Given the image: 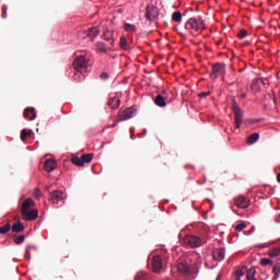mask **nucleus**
Segmentation results:
<instances>
[{"label":"nucleus","mask_w":280,"mask_h":280,"mask_svg":"<svg viewBox=\"0 0 280 280\" xmlns=\"http://www.w3.org/2000/svg\"><path fill=\"white\" fill-rule=\"evenodd\" d=\"M185 30L190 34H200L206 30L205 21L200 18H190L185 24Z\"/></svg>","instance_id":"nucleus-1"},{"label":"nucleus","mask_w":280,"mask_h":280,"mask_svg":"<svg viewBox=\"0 0 280 280\" xmlns=\"http://www.w3.org/2000/svg\"><path fill=\"white\" fill-rule=\"evenodd\" d=\"M72 66L74 71H78V73H82L86 69V67H89V61H86V57L79 56L74 58Z\"/></svg>","instance_id":"nucleus-2"},{"label":"nucleus","mask_w":280,"mask_h":280,"mask_svg":"<svg viewBox=\"0 0 280 280\" xmlns=\"http://www.w3.org/2000/svg\"><path fill=\"white\" fill-rule=\"evenodd\" d=\"M183 242L186 246H190V248H200L202 246V241L196 235H186Z\"/></svg>","instance_id":"nucleus-3"},{"label":"nucleus","mask_w":280,"mask_h":280,"mask_svg":"<svg viewBox=\"0 0 280 280\" xmlns=\"http://www.w3.org/2000/svg\"><path fill=\"white\" fill-rule=\"evenodd\" d=\"M232 110L234 113L236 129H240V126H242V121L244 119V112H242V108H240L235 102L232 104Z\"/></svg>","instance_id":"nucleus-4"},{"label":"nucleus","mask_w":280,"mask_h":280,"mask_svg":"<svg viewBox=\"0 0 280 280\" xmlns=\"http://www.w3.org/2000/svg\"><path fill=\"white\" fill-rule=\"evenodd\" d=\"M226 69V63L218 62L212 67V72L210 74L211 80H218L219 75H222V72Z\"/></svg>","instance_id":"nucleus-5"},{"label":"nucleus","mask_w":280,"mask_h":280,"mask_svg":"<svg viewBox=\"0 0 280 280\" xmlns=\"http://www.w3.org/2000/svg\"><path fill=\"white\" fill-rule=\"evenodd\" d=\"M49 202H52V205H58L60 200H65V192L62 190H54L49 192Z\"/></svg>","instance_id":"nucleus-6"},{"label":"nucleus","mask_w":280,"mask_h":280,"mask_svg":"<svg viewBox=\"0 0 280 280\" xmlns=\"http://www.w3.org/2000/svg\"><path fill=\"white\" fill-rule=\"evenodd\" d=\"M151 268L153 272H159L163 269V258L159 255L153 256L151 259Z\"/></svg>","instance_id":"nucleus-7"},{"label":"nucleus","mask_w":280,"mask_h":280,"mask_svg":"<svg viewBox=\"0 0 280 280\" xmlns=\"http://www.w3.org/2000/svg\"><path fill=\"white\" fill-rule=\"evenodd\" d=\"M159 16V8L154 5H148L145 11L147 21H154Z\"/></svg>","instance_id":"nucleus-8"},{"label":"nucleus","mask_w":280,"mask_h":280,"mask_svg":"<svg viewBox=\"0 0 280 280\" xmlns=\"http://www.w3.org/2000/svg\"><path fill=\"white\" fill-rule=\"evenodd\" d=\"M136 110L129 107L122 112H119V121H127V119H132L135 117Z\"/></svg>","instance_id":"nucleus-9"},{"label":"nucleus","mask_w":280,"mask_h":280,"mask_svg":"<svg viewBox=\"0 0 280 280\" xmlns=\"http://www.w3.org/2000/svg\"><path fill=\"white\" fill-rule=\"evenodd\" d=\"M235 205L240 209H248V207H250V200L246 199V197L244 196H238L235 199Z\"/></svg>","instance_id":"nucleus-10"},{"label":"nucleus","mask_w":280,"mask_h":280,"mask_svg":"<svg viewBox=\"0 0 280 280\" xmlns=\"http://www.w3.org/2000/svg\"><path fill=\"white\" fill-rule=\"evenodd\" d=\"M34 205L35 202L32 200V198H27L26 200H24L21 205V215H25V213L30 211V209H32Z\"/></svg>","instance_id":"nucleus-11"},{"label":"nucleus","mask_w":280,"mask_h":280,"mask_svg":"<svg viewBox=\"0 0 280 280\" xmlns=\"http://www.w3.org/2000/svg\"><path fill=\"white\" fill-rule=\"evenodd\" d=\"M38 218V210H28L25 214H22V220H25L27 222H32Z\"/></svg>","instance_id":"nucleus-12"},{"label":"nucleus","mask_w":280,"mask_h":280,"mask_svg":"<svg viewBox=\"0 0 280 280\" xmlns=\"http://www.w3.org/2000/svg\"><path fill=\"white\" fill-rule=\"evenodd\" d=\"M212 257L214 261H223L225 254H224V248H215L212 250Z\"/></svg>","instance_id":"nucleus-13"},{"label":"nucleus","mask_w":280,"mask_h":280,"mask_svg":"<svg viewBox=\"0 0 280 280\" xmlns=\"http://www.w3.org/2000/svg\"><path fill=\"white\" fill-rule=\"evenodd\" d=\"M165 91H163V94H159L155 98H154V104L155 106H159L160 108H165L167 106V103H165Z\"/></svg>","instance_id":"nucleus-14"},{"label":"nucleus","mask_w":280,"mask_h":280,"mask_svg":"<svg viewBox=\"0 0 280 280\" xmlns=\"http://www.w3.org/2000/svg\"><path fill=\"white\" fill-rule=\"evenodd\" d=\"M57 166L58 164L55 162L54 159H48L44 163V170L48 173L54 172V170H56Z\"/></svg>","instance_id":"nucleus-15"},{"label":"nucleus","mask_w":280,"mask_h":280,"mask_svg":"<svg viewBox=\"0 0 280 280\" xmlns=\"http://www.w3.org/2000/svg\"><path fill=\"white\" fill-rule=\"evenodd\" d=\"M101 28L100 26H93L90 30H88L86 36L88 38H91V40H95L97 36H100Z\"/></svg>","instance_id":"nucleus-16"},{"label":"nucleus","mask_w":280,"mask_h":280,"mask_svg":"<svg viewBox=\"0 0 280 280\" xmlns=\"http://www.w3.org/2000/svg\"><path fill=\"white\" fill-rule=\"evenodd\" d=\"M24 117L30 119V121H34L36 119V109L34 107H27L24 110Z\"/></svg>","instance_id":"nucleus-17"},{"label":"nucleus","mask_w":280,"mask_h":280,"mask_svg":"<svg viewBox=\"0 0 280 280\" xmlns=\"http://www.w3.org/2000/svg\"><path fill=\"white\" fill-rule=\"evenodd\" d=\"M260 89H261V80L252 81L250 91L254 95L259 93Z\"/></svg>","instance_id":"nucleus-18"},{"label":"nucleus","mask_w":280,"mask_h":280,"mask_svg":"<svg viewBox=\"0 0 280 280\" xmlns=\"http://www.w3.org/2000/svg\"><path fill=\"white\" fill-rule=\"evenodd\" d=\"M107 104H108L109 108L117 109V108H119L121 101L118 97L114 96L108 100Z\"/></svg>","instance_id":"nucleus-19"},{"label":"nucleus","mask_w":280,"mask_h":280,"mask_svg":"<svg viewBox=\"0 0 280 280\" xmlns=\"http://www.w3.org/2000/svg\"><path fill=\"white\" fill-rule=\"evenodd\" d=\"M177 270H178V272H180V275H189V272H191V270L189 269V265H187L185 262L178 264Z\"/></svg>","instance_id":"nucleus-20"},{"label":"nucleus","mask_w":280,"mask_h":280,"mask_svg":"<svg viewBox=\"0 0 280 280\" xmlns=\"http://www.w3.org/2000/svg\"><path fill=\"white\" fill-rule=\"evenodd\" d=\"M104 40L109 43L110 45H115V39H113V32L110 31H105L103 34Z\"/></svg>","instance_id":"nucleus-21"},{"label":"nucleus","mask_w":280,"mask_h":280,"mask_svg":"<svg viewBox=\"0 0 280 280\" xmlns=\"http://www.w3.org/2000/svg\"><path fill=\"white\" fill-rule=\"evenodd\" d=\"M12 231L13 233H23V231H25V225H23V223L21 222L15 223L12 226Z\"/></svg>","instance_id":"nucleus-22"},{"label":"nucleus","mask_w":280,"mask_h":280,"mask_svg":"<svg viewBox=\"0 0 280 280\" xmlns=\"http://www.w3.org/2000/svg\"><path fill=\"white\" fill-rule=\"evenodd\" d=\"M259 141V133H253L247 138V144L253 145L254 143H257Z\"/></svg>","instance_id":"nucleus-23"},{"label":"nucleus","mask_w":280,"mask_h":280,"mask_svg":"<svg viewBox=\"0 0 280 280\" xmlns=\"http://www.w3.org/2000/svg\"><path fill=\"white\" fill-rule=\"evenodd\" d=\"M71 162L73 163V165H77V167H83L84 163L82 162V158H79L77 155H73L71 158Z\"/></svg>","instance_id":"nucleus-24"},{"label":"nucleus","mask_w":280,"mask_h":280,"mask_svg":"<svg viewBox=\"0 0 280 280\" xmlns=\"http://www.w3.org/2000/svg\"><path fill=\"white\" fill-rule=\"evenodd\" d=\"M32 130L23 129L21 131V141L25 142L27 141V137H32Z\"/></svg>","instance_id":"nucleus-25"},{"label":"nucleus","mask_w":280,"mask_h":280,"mask_svg":"<svg viewBox=\"0 0 280 280\" xmlns=\"http://www.w3.org/2000/svg\"><path fill=\"white\" fill-rule=\"evenodd\" d=\"M172 21H174L175 23H180V21H183V14L178 11H175L172 14Z\"/></svg>","instance_id":"nucleus-26"},{"label":"nucleus","mask_w":280,"mask_h":280,"mask_svg":"<svg viewBox=\"0 0 280 280\" xmlns=\"http://www.w3.org/2000/svg\"><path fill=\"white\" fill-rule=\"evenodd\" d=\"M269 257H280V247H273L269 250Z\"/></svg>","instance_id":"nucleus-27"},{"label":"nucleus","mask_w":280,"mask_h":280,"mask_svg":"<svg viewBox=\"0 0 280 280\" xmlns=\"http://www.w3.org/2000/svg\"><path fill=\"white\" fill-rule=\"evenodd\" d=\"M257 273V270L255 268H250L248 271H247V275H246V279L247 280H257L255 279V275Z\"/></svg>","instance_id":"nucleus-28"},{"label":"nucleus","mask_w":280,"mask_h":280,"mask_svg":"<svg viewBox=\"0 0 280 280\" xmlns=\"http://www.w3.org/2000/svg\"><path fill=\"white\" fill-rule=\"evenodd\" d=\"M81 160L83 162V165H84V163H91V161H93V153L83 154L81 156Z\"/></svg>","instance_id":"nucleus-29"},{"label":"nucleus","mask_w":280,"mask_h":280,"mask_svg":"<svg viewBox=\"0 0 280 280\" xmlns=\"http://www.w3.org/2000/svg\"><path fill=\"white\" fill-rule=\"evenodd\" d=\"M11 229H12V225L10 223H7L0 228V234L5 235V233H8Z\"/></svg>","instance_id":"nucleus-30"},{"label":"nucleus","mask_w":280,"mask_h":280,"mask_svg":"<svg viewBox=\"0 0 280 280\" xmlns=\"http://www.w3.org/2000/svg\"><path fill=\"white\" fill-rule=\"evenodd\" d=\"M97 51H101L102 54H106V45L102 42H98L96 44Z\"/></svg>","instance_id":"nucleus-31"},{"label":"nucleus","mask_w":280,"mask_h":280,"mask_svg":"<svg viewBox=\"0 0 280 280\" xmlns=\"http://www.w3.org/2000/svg\"><path fill=\"white\" fill-rule=\"evenodd\" d=\"M272 272L275 275V279H277L280 276V262H277L273 268H272Z\"/></svg>","instance_id":"nucleus-32"},{"label":"nucleus","mask_w":280,"mask_h":280,"mask_svg":"<svg viewBox=\"0 0 280 280\" xmlns=\"http://www.w3.org/2000/svg\"><path fill=\"white\" fill-rule=\"evenodd\" d=\"M119 45H120L121 49H128V39H126L125 36H121Z\"/></svg>","instance_id":"nucleus-33"},{"label":"nucleus","mask_w":280,"mask_h":280,"mask_svg":"<svg viewBox=\"0 0 280 280\" xmlns=\"http://www.w3.org/2000/svg\"><path fill=\"white\" fill-rule=\"evenodd\" d=\"M125 31L126 32H137V26H135V24L127 23V24H125Z\"/></svg>","instance_id":"nucleus-34"},{"label":"nucleus","mask_w":280,"mask_h":280,"mask_svg":"<svg viewBox=\"0 0 280 280\" xmlns=\"http://www.w3.org/2000/svg\"><path fill=\"white\" fill-rule=\"evenodd\" d=\"M135 280H148V273L140 271L137 273L136 279Z\"/></svg>","instance_id":"nucleus-35"},{"label":"nucleus","mask_w":280,"mask_h":280,"mask_svg":"<svg viewBox=\"0 0 280 280\" xmlns=\"http://www.w3.org/2000/svg\"><path fill=\"white\" fill-rule=\"evenodd\" d=\"M23 242H25V235H20L18 237L14 238V243L18 245V246H21V244H23Z\"/></svg>","instance_id":"nucleus-36"},{"label":"nucleus","mask_w":280,"mask_h":280,"mask_svg":"<svg viewBox=\"0 0 280 280\" xmlns=\"http://www.w3.org/2000/svg\"><path fill=\"white\" fill-rule=\"evenodd\" d=\"M32 248H34V246H27L26 247V250H25V254H24V257L28 260H32V255L30 254V252L32 250Z\"/></svg>","instance_id":"nucleus-37"},{"label":"nucleus","mask_w":280,"mask_h":280,"mask_svg":"<svg viewBox=\"0 0 280 280\" xmlns=\"http://www.w3.org/2000/svg\"><path fill=\"white\" fill-rule=\"evenodd\" d=\"M246 229V222H241L235 225V231H244Z\"/></svg>","instance_id":"nucleus-38"},{"label":"nucleus","mask_w":280,"mask_h":280,"mask_svg":"<svg viewBox=\"0 0 280 280\" xmlns=\"http://www.w3.org/2000/svg\"><path fill=\"white\" fill-rule=\"evenodd\" d=\"M237 36L238 38H246V36H248V32H246V30H241Z\"/></svg>","instance_id":"nucleus-39"},{"label":"nucleus","mask_w":280,"mask_h":280,"mask_svg":"<svg viewBox=\"0 0 280 280\" xmlns=\"http://www.w3.org/2000/svg\"><path fill=\"white\" fill-rule=\"evenodd\" d=\"M261 266H270L272 264V260L268 259V258H262L260 260Z\"/></svg>","instance_id":"nucleus-40"},{"label":"nucleus","mask_w":280,"mask_h":280,"mask_svg":"<svg viewBox=\"0 0 280 280\" xmlns=\"http://www.w3.org/2000/svg\"><path fill=\"white\" fill-rule=\"evenodd\" d=\"M33 196H34V198H37V200H38V199H40V196H43V194L40 192V189L35 188Z\"/></svg>","instance_id":"nucleus-41"},{"label":"nucleus","mask_w":280,"mask_h":280,"mask_svg":"<svg viewBox=\"0 0 280 280\" xmlns=\"http://www.w3.org/2000/svg\"><path fill=\"white\" fill-rule=\"evenodd\" d=\"M270 246V243H264V244H257L256 248H268Z\"/></svg>","instance_id":"nucleus-42"},{"label":"nucleus","mask_w":280,"mask_h":280,"mask_svg":"<svg viewBox=\"0 0 280 280\" xmlns=\"http://www.w3.org/2000/svg\"><path fill=\"white\" fill-rule=\"evenodd\" d=\"M209 95H211V92H210V91L199 93V97H207V96H209Z\"/></svg>","instance_id":"nucleus-43"},{"label":"nucleus","mask_w":280,"mask_h":280,"mask_svg":"<svg viewBox=\"0 0 280 280\" xmlns=\"http://www.w3.org/2000/svg\"><path fill=\"white\" fill-rule=\"evenodd\" d=\"M100 78H101V80H108V73L103 72V73H101Z\"/></svg>","instance_id":"nucleus-44"},{"label":"nucleus","mask_w":280,"mask_h":280,"mask_svg":"<svg viewBox=\"0 0 280 280\" xmlns=\"http://www.w3.org/2000/svg\"><path fill=\"white\" fill-rule=\"evenodd\" d=\"M236 275H237L238 279H240V277H244V270L238 269V270L236 271Z\"/></svg>","instance_id":"nucleus-45"},{"label":"nucleus","mask_w":280,"mask_h":280,"mask_svg":"<svg viewBox=\"0 0 280 280\" xmlns=\"http://www.w3.org/2000/svg\"><path fill=\"white\" fill-rule=\"evenodd\" d=\"M241 97H242V100H246L247 94L243 92V93H241Z\"/></svg>","instance_id":"nucleus-46"},{"label":"nucleus","mask_w":280,"mask_h":280,"mask_svg":"<svg viewBox=\"0 0 280 280\" xmlns=\"http://www.w3.org/2000/svg\"><path fill=\"white\" fill-rule=\"evenodd\" d=\"M51 186H46V191H50Z\"/></svg>","instance_id":"nucleus-47"},{"label":"nucleus","mask_w":280,"mask_h":280,"mask_svg":"<svg viewBox=\"0 0 280 280\" xmlns=\"http://www.w3.org/2000/svg\"><path fill=\"white\" fill-rule=\"evenodd\" d=\"M277 180L280 183V173L277 175Z\"/></svg>","instance_id":"nucleus-48"},{"label":"nucleus","mask_w":280,"mask_h":280,"mask_svg":"<svg viewBox=\"0 0 280 280\" xmlns=\"http://www.w3.org/2000/svg\"><path fill=\"white\" fill-rule=\"evenodd\" d=\"M272 100H273V103L277 104V100L275 97H272Z\"/></svg>","instance_id":"nucleus-49"},{"label":"nucleus","mask_w":280,"mask_h":280,"mask_svg":"<svg viewBox=\"0 0 280 280\" xmlns=\"http://www.w3.org/2000/svg\"><path fill=\"white\" fill-rule=\"evenodd\" d=\"M217 280H220V276L217 277Z\"/></svg>","instance_id":"nucleus-50"},{"label":"nucleus","mask_w":280,"mask_h":280,"mask_svg":"<svg viewBox=\"0 0 280 280\" xmlns=\"http://www.w3.org/2000/svg\"><path fill=\"white\" fill-rule=\"evenodd\" d=\"M235 280H241V279H240V277H236V279H235Z\"/></svg>","instance_id":"nucleus-51"}]
</instances>
